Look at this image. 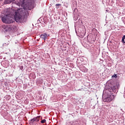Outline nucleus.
<instances>
[{"label": "nucleus", "instance_id": "10", "mask_svg": "<svg viewBox=\"0 0 125 125\" xmlns=\"http://www.w3.org/2000/svg\"><path fill=\"white\" fill-rule=\"evenodd\" d=\"M111 78H115V79H117V78H118V76H117L116 74H114L112 77Z\"/></svg>", "mask_w": 125, "mask_h": 125}, {"label": "nucleus", "instance_id": "5", "mask_svg": "<svg viewBox=\"0 0 125 125\" xmlns=\"http://www.w3.org/2000/svg\"><path fill=\"white\" fill-rule=\"evenodd\" d=\"M48 36H49V34L44 33L43 34H42L40 36V38L41 39H43L44 41H45V40L48 38Z\"/></svg>", "mask_w": 125, "mask_h": 125}, {"label": "nucleus", "instance_id": "8", "mask_svg": "<svg viewBox=\"0 0 125 125\" xmlns=\"http://www.w3.org/2000/svg\"><path fill=\"white\" fill-rule=\"evenodd\" d=\"M122 42L123 43H125V35H124V36H123V37L122 38Z\"/></svg>", "mask_w": 125, "mask_h": 125}, {"label": "nucleus", "instance_id": "11", "mask_svg": "<svg viewBox=\"0 0 125 125\" xmlns=\"http://www.w3.org/2000/svg\"><path fill=\"white\" fill-rule=\"evenodd\" d=\"M45 122H46V120H45V119H43V120L41 121V124H44V123H45Z\"/></svg>", "mask_w": 125, "mask_h": 125}, {"label": "nucleus", "instance_id": "7", "mask_svg": "<svg viewBox=\"0 0 125 125\" xmlns=\"http://www.w3.org/2000/svg\"><path fill=\"white\" fill-rule=\"evenodd\" d=\"M15 0H6V3H11L12 1H14Z\"/></svg>", "mask_w": 125, "mask_h": 125}, {"label": "nucleus", "instance_id": "9", "mask_svg": "<svg viewBox=\"0 0 125 125\" xmlns=\"http://www.w3.org/2000/svg\"><path fill=\"white\" fill-rule=\"evenodd\" d=\"M71 124V122H70V121H67L65 125H69Z\"/></svg>", "mask_w": 125, "mask_h": 125}, {"label": "nucleus", "instance_id": "6", "mask_svg": "<svg viewBox=\"0 0 125 125\" xmlns=\"http://www.w3.org/2000/svg\"><path fill=\"white\" fill-rule=\"evenodd\" d=\"M40 121V117H37L34 118L30 120V123H34V122H39Z\"/></svg>", "mask_w": 125, "mask_h": 125}, {"label": "nucleus", "instance_id": "2", "mask_svg": "<svg viewBox=\"0 0 125 125\" xmlns=\"http://www.w3.org/2000/svg\"><path fill=\"white\" fill-rule=\"evenodd\" d=\"M1 20L3 23H5L6 24H11V23H13V22H14L12 19V18L7 15L2 17Z\"/></svg>", "mask_w": 125, "mask_h": 125}, {"label": "nucleus", "instance_id": "4", "mask_svg": "<svg viewBox=\"0 0 125 125\" xmlns=\"http://www.w3.org/2000/svg\"><path fill=\"white\" fill-rule=\"evenodd\" d=\"M115 98V96L113 95L109 94L106 98L104 99V102L109 103Z\"/></svg>", "mask_w": 125, "mask_h": 125}, {"label": "nucleus", "instance_id": "12", "mask_svg": "<svg viewBox=\"0 0 125 125\" xmlns=\"http://www.w3.org/2000/svg\"><path fill=\"white\" fill-rule=\"evenodd\" d=\"M60 5H61V4H59H59H56V6H57H57H60Z\"/></svg>", "mask_w": 125, "mask_h": 125}, {"label": "nucleus", "instance_id": "3", "mask_svg": "<svg viewBox=\"0 0 125 125\" xmlns=\"http://www.w3.org/2000/svg\"><path fill=\"white\" fill-rule=\"evenodd\" d=\"M25 2V0H21L19 2L18 1H15L12 3V5L13 7H15V8H17L18 7L20 6V4L23 5ZM16 5L17 6H16Z\"/></svg>", "mask_w": 125, "mask_h": 125}, {"label": "nucleus", "instance_id": "1", "mask_svg": "<svg viewBox=\"0 0 125 125\" xmlns=\"http://www.w3.org/2000/svg\"><path fill=\"white\" fill-rule=\"evenodd\" d=\"M14 16L15 21L16 22H21L23 20L26 14H24V11L22 10V9H19L13 10Z\"/></svg>", "mask_w": 125, "mask_h": 125}]
</instances>
